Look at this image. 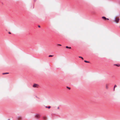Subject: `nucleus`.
<instances>
[{"label":"nucleus","instance_id":"obj_1","mask_svg":"<svg viewBox=\"0 0 120 120\" xmlns=\"http://www.w3.org/2000/svg\"><path fill=\"white\" fill-rule=\"evenodd\" d=\"M119 18H116V17H115L114 19V21L116 23L119 22Z\"/></svg>","mask_w":120,"mask_h":120},{"label":"nucleus","instance_id":"obj_2","mask_svg":"<svg viewBox=\"0 0 120 120\" xmlns=\"http://www.w3.org/2000/svg\"><path fill=\"white\" fill-rule=\"evenodd\" d=\"M38 85L37 84H34V85H33V87H36L37 88L38 87Z\"/></svg>","mask_w":120,"mask_h":120},{"label":"nucleus","instance_id":"obj_3","mask_svg":"<svg viewBox=\"0 0 120 120\" xmlns=\"http://www.w3.org/2000/svg\"><path fill=\"white\" fill-rule=\"evenodd\" d=\"M102 18L103 19H106V18L105 16H102Z\"/></svg>","mask_w":120,"mask_h":120},{"label":"nucleus","instance_id":"obj_4","mask_svg":"<svg viewBox=\"0 0 120 120\" xmlns=\"http://www.w3.org/2000/svg\"><path fill=\"white\" fill-rule=\"evenodd\" d=\"M45 107L46 108H48V109H49L50 108L51 106H45Z\"/></svg>","mask_w":120,"mask_h":120},{"label":"nucleus","instance_id":"obj_5","mask_svg":"<svg viewBox=\"0 0 120 120\" xmlns=\"http://www.w3.org/2000/svg\"><path fill=\"white\" fill-rule=\"evenodd\" d=\"M9 73L8 72H7V73H3V75H4V74H8Z\"/></svg>","mask_w":120,"mask_h":120},{"label":"nucleus","instance_id":"obj_6","mask_svg":"<svg viewBox=\"0 0 120 120\" xmlns=\"http://www.w3.org/2000/svg\"><path fill=\"white\" fill-rule=\"evenodd\" d=\"M84 62L86 63H90L89 61H87L86 60H85L84 61Z\"/></svg>","mask_w":120,"mask_h":120},{"label":"nucleus","instance_id":"obj_7","mask_svg":"<svg viewBox=\"0 0 120 120\" xmlns=\"http://www.w3.org/2000/svg\"><path fill=\"white\" fill-rule=\"evenodd\" d=\"M66 48H68V49H71V47H69L67 46H66Z\"/></svg>","mask_w":120,"mask_h":120},{"label":"nucleus","instance_id":"obj_8","mask_svg":"<svg viewBox=\"0 0 120 120\" xmlns=\"http://www.w3.org/2000/svg\"><path fill=\"white\" fill-rule=\"evenodd\" d=\"M39 116V115H37L35 117L36 118H37V117H38Z\"/></svg>","mask_w":120,"mask_h":120},{"label":"nucleus","instance_id":"obj_9","mask_svg":"<svg viewBox=\"0 0 120 120\" xmlns=\"http://www.w3.org/2000/svg\"><path fill=\"white\" fill-rule=\"evenodd\" d=\"M115 65H116L118 67L120 66V65L119 64H115Z\"/></svg>","mask_w":120,"mask_h":120},{"label":"nucleus","instance_id":"obj_10","mask_svg":"<svg viewBox=\"0 0 120 120\" xmlns=\"http://www.w3.org/2000/svg\"><path fill=\"white\" fill-rule=\"evenodd\" d=\"M106 88L107 89H108V86L107 85H106Z\"/></svg>","mask_w":120,"mask_h":120},{"label":"nucleus","instance_id":"obj_11","mask_svg":"<svg viewBox=\"0 0 120 120\" xmlns=\"http://www.w3.org/2000/svg\"><path fill=\"white\" fill-rule=\"evenodd\" d=\"M79 58H81L82 60H83V58L82 57L80 56H79Z\"/></svg>","mask_w":120,"mask_h":120},{"label":"nucleus","instance_id":"obj_12","mask_svg":"<svg viewBox=\"0 0 120 120\" xmlns=\"http://www.w3.org/2000/svg\"><path fill=\"white\" fill-rule=\"evenodd\" d=\"M53 56V55H49V57H51L52 56Z\"/></svg>","mask_w":120,"mask_h":120},{"label":"nucleus","instance_id":"obj_13","mask_svg":"<svg viewBox=\"0 0 120 120\" xmlns=\"http://www.w3.org/2000/svg\"><path fill=\"white\" fill-rule=\"evenodd\" d=\"M46 118V117H45L44 116L43 117V118L44 120Z\"/></svg>","mask_w":120,"mask_h":120},{"label":"nucleus","instance_id":"obj_14","mask_svg":"<svg viewBox=\"0 0 120 120\" xmlns=\"http://www.w3.org/2000/svg\"><path fill=\"white\" fill-rule=\"evenodd\" d=\"M117 87V86L116 85H114V88H115V87Z\"/></svg>","mask_w":120,"mask_h":120},{"label":"nucleus","instance_id":"obj_15","mask_svg":"<svg viewBox=\"0 0 120 120\" xmlns=\"http://www.w3.org/2000/svg\"><path fill=\"white\" fill-rule=\"evenodd\" d=\"M67 88H68V89H70L71 88H70L68 87V86H67Z\"/></svg>","mask_w":120,"mask_h":120},{"label":"nucleus","instance_id":"obj_16","mask_svg":"<svg viewBox=\"0 0 120 120\" xmlns=\"http://www.w3.org/2000/svg\"><path fill=\"white\" fill-rule=\"evenodd\" d=\"M58 45L60 46H61V45L60 44H58Z\"/></svg>","mask_w":120,"mask_h":120},{"label":"nucleus","instance_id":"obj_17","mask_svg":"<svg viewBox=\"0 0 120 120\" xmlns=\"http://www.w3.org/2000/svg\"><path fill=\"white\" fill-rule=\"evenodd\" d=\"M8 33H9V34H11V33L10 32H8Z\"/></svg>","mask_w":120,"mask_h":120},{"label":"nucleus","instance_id":"obj_18","mask_svg":"<svg viewBox=\"0 0 120 120\" xmlns=\"http://www.w3.org/2000/svg\"><path fill=\"white\" fill-rule=\"evenodd\" d=\"M38 27H40V26L39 25L38 26Z\"/></svg>","mask_w":120,"mask_h":120},{"label":"nucleus","instance_id":"obj_19","mask_svg":"<svg viewBox=\"0 0 120 120\" xmlns=\"http://www.w3.org/2000/svg\"><path fill=\"white\" fill-rule=\"evenodd\" d=\"M115 88H114H114H113V90H114V91L115 90Z\"/></svg>","mask_w":120,"mask_h":120},{"label":"nucleus","instance_id":"obj_20","mask_svg":"<svg viewBox=\"0 0 120 120\" xmlns=\"http://www.w3.org/2000/svg\"><path fill=\"white\" fill-rule=\"evenodd\" d=\"M34 1H36V0H33Z\"/></svg>","mask_w":120,"mask_h":120},{"label":"nucleus","instance_id":"obj_21","mask_svg":"<svg viewBox=\"0 0 120 120\" xmlns=\"http://www.w3.org/2000/svg\"><path fill=\"white\" fill-rule=\"evenodd\" d=\"M106 19H107V20H109V19H108V18H106Z\"/></svg>","mask_w":120,"mask_h":120},{"label":"nucleus","instance_id":"obj_22","mask_svg":"<svg viewBox=\"0 0 120 120\" xmlns=\"http://www.w3.org/2000/svg\"><path fill=\"white\" fill-rule=\"evenodd\" d=\"M59 108V107H58V108H57V109H58Z\"/></svg>","mask_w":120,"mask_h":120},{"label":"nucleus","instance_id":"obj_23","mask_svg":"<svg viewBox=\"0 0 120 120\" xmlns=\"http://www.w3.org/2000/svg\"><path fill=\"white\" fill-rule=\"evenodd\" d=\"M8 120H10L9 119H8Z\"/></svg>","mask_w":120,"mask_h":120}]
</instances>
